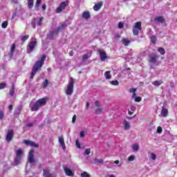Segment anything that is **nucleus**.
<instances>
[{"label": "nucleus", "instance_id": "23", "mask_svg": "<svg viewBox=\"0 0 177 177\" xmlns=\"http://www.w3.org/2000/svg\"><path fill=\"white\" fill-rule=\"evenodd\" d=\"M104 77H106V80H111V71L104 72Z\"/></svg>", "mask_w": 177, "mask_h": 177}, {"label": "nucleus", "instance_id": "14", "mask_svg": "<svg viewBox=\"0 0 177 177\" xmlns=\"http://www.w3.org/2000/svg\"><path fill=\"white\" fill-rule=\"evenodd\" d=\"M64 172L66 176H71V177L75 176V174L73 172V171L68 167H64Z\"/></svg>", "mask_w": 177, "mask_h": 177}, {"label": "nucleus", "instance_id": "16", "mask_svg": "<svg viewBox=\"0 0 177 177\" xmlns=\"http://www.w3.org/2000/svg\"><path fill=\"white\" fill-rule=\"evenodd\" d=\"M102 6H103L102 1H100L98 3L94 5L93 6L94 11H99L101 9Z\"/></svg>", "mask_w": 177, "mask_h": 177}, {"label": "nucleus", "instance_id": "49", "mask_svg": "<svg viewBox=\"0 0 177 177\" xmlns=\"http://www.w3.org/2000/svg\"><path fill=\"white\" fill-rule=\"evenodd\" d=\"M118 28H119V29L124 28V24H123L122 22H120V23L118 24Z\"/></svg>", "mask_w": 177, "mask_h": 177}, {"label": "nucleus", "instance_id": "40", "mask_svg": "<svg viewBox=\"0 0 177 177\" xmlns=\"http://www.w3.org/2000/svg\"><path fill=\"white\" fill-rule=\"evenodd\" d=\"M15 48H16L15 44H13L12 46H11V48H10L11 54H12L15 52Z\"/></svg>", "mask_w": 177, "mask_h": 177}, {"label": "nucleus", "instance_id": "58", "mask_svg": "<svg viewBox=\"0 0 177 177\" xmlns=\"http://www.w3.org/2000/svg\"><path fill=\"white\" fill-rule=\"evenodd\" d=\"M121 37V35H120L118 33H117L116 35H115V38L116 39H119Z\"/></svg>", "mask_w": 177, "mask_h": 177}, {"label": "nucleus", "instance_id": "60", "mask_svg": "<svg viewBox=\"0 0 177 177\" xmlns=\"http://www.w3.org/2000/svg\"><path fill=\"white\" fill-rule=\"evenodd\" d=\"M128 115H133V112H131V111H128Z\"/></svg>", "mask_w": 177, "mask_h": 177}, {"label": "nucleus", "instance_id": "47", "mask_svg": "<svg viewBox=\"0 0 177 177\" xmlns=\"http://www.w3.org/2000/svg\"><path fill=\"white\" fill-rule=\"evenodd\" d=\"M156 132L158 133H162V128L160 127H158V129H156Z\"/></svg>", "mask_w": 177, "mask_h": 177}, {"label": "nucleus", "instance_id": "25", "mask_svg": "<svg viewBox=\"0 0 177 177\" xmlns=\"http://www.w3.org/2000/svg\"><path fill=\"white\" fill-rule=\"evenodd\" d=\"M123 125L124 126V129L127 130L130 129V124L129 123L128 121L124 120L123 121Z\"/></svg>", "mask_w": 177, "mask_h": 177}, {"label": "nucleus", "instance_id": "51", "mask_svg": "<svg viewBox=\"0 0 177 177\" xmlns=\"http://www.w3.org/2000/svg\"><path fill=\"white\" fill-rule=\"evenodd\" d=\"M41 4V0H37L36 1V7L38 8Z\"/></svg>", "mask_w": 177, "mask_h": 177}, {"label": "nucleus", "instance_id": "13", "mask_svg": "<svg viewBox=\"0 0 177 177\" xmlns=\"http://www.w3.org/2000/svg\"><path fill=\"white\" fill-rule=\"evenodd\" d=\"M65 27H66V25L65 24L61 25L60 27H58L57 30L50 32V35H49L50 37H53L54 36V34H58L59 32L62 30L63 28H64Z\"/></svg>", "mask_w": 177, "mask_h": 177}, {"label": "nucleus", "instance_id": "61", "mask_svg": "<svg viewBox=\"0 0 177 177\" xmlns=\"http://www.w3.org/2000/svg\"><path fill=\"white\" fill-rule=\"evenodd\" d=\"M46 4H44V6H42V10H46Z\"/></svg>", "mask_w": 177, "mask_h": 177}, {"label": "nucleus", "instance_id": "22", "mask_svg": "<svg viewBox=\"0 0 177 177\" xmlns=\"http://www.w3.org/2000/svg\"><path fill=\"white\" fill-rule=\"evenodd\" d=\"M40 107H41L40 105L34 104L33 106H31V111L32 112L37 111Z\"/></svg>", "mask_w": 177, "mask_h": 177}, {"label": "nucleus", "instance_id": "4", "mask_svg": "<svg viewBox=\"0 0 177 177\" xmlns=\"http://www.w3.org/2000/svg\"><path fill=\"white\" fill-rule=\"evenodd\" d=\"M16 158H15V165H19L21 163V160L22 159L23 150L19 149L15 151Z\"/></svg>", "mask_w": 177, "mask_h": 177}, {"label": "nucleus", "instance_id": "62", "mask_svg": "<svg viewBox=\"0 0 177 177\" xmlns=\"http://www.w3.org/2000/svg\"><path fill=\"white\" fill-rule=\"evenodd\" d=\"M86 108H88V106H90V103L88 102H86Z\"/></svg>", "mask_w": 177, "mask_h": 177}, {"label": "nucleus", "instance_id": "30", "mask_svg": "<svg viewBox=\"0 0 177 177\" xmlns=\"http://www.w3.org/2000/svg\"><path fill=\"white\" fill-rule=\"evenodd\" d=\"M158 51L160 55H163L165 54V50L162 47H159Z\"/></svg>", "mask_w": 177, "mask_h": 177}, {"label": "nucleus", "instance_id": "37", "mask_svg": "<svg viewBox=\"0 0 177 177\" xmlns=\"http://www.w3.org/2000/svg\"><path fill=\"white\" fill-rule=\"evenodd\" d=\"M43 20H44V17H40L39 21H37V23L38 26H41V23L43 22Z\"/></svg>", "mask_w": 177, "mask_h": 177}, {"label": "nucleus", "instance_id": "43", "mask_svg": "<svg viewBox=\"0 0 177 177\" xmlns=\"http://www.w3.org/2000/svg\"><path fill=\"white\" fill-rule=\"evenodd\" d=\"M142 102V97H135V102Z\"/></svg>", "mask_w": 177, "mask_h": 177}, {"label": "nucleus", "instance_id": "54", "mask_svg": "<svg viewBox=\"0 0 177 177\" xmlns=\"http://www.w3.org/2000/svg\"><path fill=\"white\" fill-rule=\"evenodd\" d=\"M76 120H77V116L75 115L73 117L72 121H73V123H75Z\"/></svg>", "mask_w": 177, "mask_h": 177}, {"label": "nucleus", "instance_id": "59", "mask_svg": "<svg viewBox=\"0 0 177 177\" xmlns=\"http://www.w3.org/2000/svg\"><path fill=\"white\" fill-rule=\"evenodd\" d=\"M100 102H99V101H95V106L97 107H98L100 106Z\"/></svg>", "mask_w": 177, "mask_h": 177}, {"label": "nucleus", "instance_id": "24", "mask_svg": "<svg viewBox=\"0 0 177 177\" xmlns=\"http://www.w3.org/2000/svg\"><path fill=\"white\" fill-rule=\"evenodd\" d=\"M162 84H163V81L162 80H156L155 82H153V83H152V84L156 86H160Z\"/></svg>", "mask_w": 177, "mask_h": 177}, {"label": "nucleus", "instance_id": "26", "mask_svg": "<svg viewBox=\"0 0 177 177\" xmlns=\"http://www.w3.org/2000/svg\"><path fill=\"white\" fill-rule=\"evenodd\" d=\"M33 5H34V0L27 1V6H28L29 9H32Z\"/></svg>", "mask_w": 177, "mask_h": 177}, {"label": "nucleus", "instance_id": "20", "mask_svg": "<svg viewBox=\"0 0 177 177\" xmlns=\"http://www.w3.org/2000/svg\"><path fill=\"white\" fill-rule=\"evenodd\" d=\"M168 114H169L168 110L165 108H162V110H161L162 117L166 118L167 117Z\"/></svg>", "mask_w": 177, "mask_h": 177}, {"label": "nucleus", "instance_id": "2", "mask_svg": "<svg viewBox=\"0 0 177 177\" xmlns=\"http://www.w3.org/2000/svg\"><path fill=\"white\" fill-rule=\"evenodd\" d=\"M74 85H75V80L73 77H71L68 79L67 88H66L65 93L67 95H71L74 92Z\"/></svg>", "mask_w": 177, "mask_h": 177}, {"label": "nucleus", "instance_id": "52", "mask_svg": "<svg viewBox=\"0 0 177 177\" xmlns=\"http://www.w3.org/2000/svg\"><path fill=\"white\" fill-rule=\"evenodd\" d=\"M88 59V56L87 54L83 55V61L87 60Z\"/></svg>", "mask_w": 177, "mask_h": 177}, {"label": "nucleus", "instance_id": "50", "mask_svg": "<svg viewBox=\"0 0 177 177\" xmlns=\"http://www.w3.org/2000/svg\"><path fill=\"white\" fill-rule=\"evenodd\" d=\"M85 153L86 155H89L91 153V149L89 148L86 149Z\"/></svg>", "mask_w": 177, "mask_h": 177}, {"label": "nucleus", "instance_id": "34", "mask_svg": "<svg viewBox=\"0 0 177 177\" xmlns=\"http://www.w3.org/2000/svg\"><path fill=\"white\" fill-rule=\"evenodd\" d=\"M151 41L153 44H156V42L157 41V38L156 37L155 35H153V36L151 37Z\"/></svg>", "mask_w": 177, "mask_h": 177}, {"label": "nucleus", "instance_id": "19", "mask_svg": "<svg viewBox=\"0 0 177 177\" xmlns=\"http://www.w3.org/2000/svg\"><path fill=\"white\" fill-rule=\"evenodd\" d=\"M154 21L158 23L163 24L165 21V19H164L163 17L159 16V17H155Z\"/></svg>", "mask_w": 177, "mask_h": 177}, {"label": "nucleus", "instance_id": "10", "mask_svg": "<svg viewBox=\"0 0 177 177\" xmlns=\"http://www.w3.org/2000/svg\"><path fill=\"white\" fill-rule=\"evenodd\" d=\"M47 97H44V98H41V99H39L36 103H35V104H37V105H39L40 106H44L46 104V102H47Z\"/></svg>", "mask_w": 177, "mask_h": 177}, {"label": "nucleus", "instance_id": "64", "mask_svg": "<svg viewBox=\"0 0 177 177\" xmlns=\"http://www.w3.org/2000/svg\"><path fill=\"white\" fill-rule=\"evenodd\" d=\"M109 177H116L115 176H114V175H113V174H111V175H110V176Z\"/></svg>", "mask_w": 177, "mask_h": 177}, {"label": "nucleus", "instance_id": "31", "mask_svg": "<svg viewBox=\"0 0 177 177\" xmlns=\"http://www.w3.org/2000/svg\"><path fill=\"white\" fill-rule=\"evenodd\" d=\"M133 151H139V145L137 144L132 145Z\"/></svg>", "mask_w": 177, "mask_h": 177}, {"label": "nucleus", "instance_id": "18", "mask_svg": "<svg viewBox=\"0 0 177 177\" xmlns=\"http://www.w3.org/2000/svg\"><path fill=\"white\" fill-rule=\"evenodd\" d=\"M44 177H56L50 173V171L47 169H44Z\"/></svg>", "mask_w": 177, "mask_h": 177}, {"label": "nucleus", "instance_id": "5", "mask_svg": "<svg viewBox=\"0 0 177 177\" xmlns=\"http://www.w3.org/2000/svg\"><path fill=\"white\" fill-rule=\"evenodd\" d=\"M68 5H69V1L68 0L61 2L59 7L57 8V13H62V12L65 10Z\"/></svg>", "mask_w": 177, "mask_h": 177}, {"label": "nucleus", "instance_id": "27", "mask_svg": "<svg viewBox=\"0 0 177 177\" xmlns=\"http://www.w3.org/2000/svg\"><path fill=\"white\" fill-rule=\"evenodd\" d=\"M122 43L123 45H124V46H129V44H130V41L127 40V39L125 38H123L122 40Z\"/></svg>", "mask_w": 177, "mask_h": 177}, {"label": "nucleus", "instance_id": "38", "mask_svg": "<svg viewBox=\"0 0 177 177\" xmlns=\"http://www.w3.org/2000/svg\"><path fill=\"white\" fill-rule=\"evenodd\" d=\"M48 84H49L48 80L46 79L44 82V88H46L47 87H48Z\"/></svg>", "mask_w": 177, "mask_h": 177}, {"label": "nucleus", "instance_id": "57", "mask_svg": "<svg viewBox=\"0 0 177 177\" xmlns=\"http://www.w3.org/2000/svg\"><path fill=\"white\" fill-rule=\"evenodd\" d=\"M76 147H77V148L80 149V143L78 142L77 140H76Z\"/></svg>", "mask_w": 177, "mask_h": 177}, {"label": "nucleus", "instance_id": "29", "mask_svg": "<svg viewBox=\"0 0 177 177\" xmlns=\"http://www.w3.org/2000/svg\"><path fill=\"white\" fill-rule=\"evenodd\" d=\"M136 91H137V89H136V88H131V89L129 90V93H133V96H132L133 98H134L135 97H136Z\"/></svg>", "mask_w": 177, "mask_h": 177}, {"label": "nucleus", "instance_id": "33", "mask_svg": "<svg viewBox=\"0 0 177 177\" xmlns=\"http://www.w3.org/2000/svg\"><path fill=\"white\" fill-rule=\"evenodd\" d=\"M30 38V35H27L25 36L21 37V41H26Z\"/></svg>", "mask_w": 177, "mask_h": 177}, {"label": "nucleus", "instance_id": "9", "mask_svg": "<svg viewBox=\"0 0 177 177\" xmlns=\"http://www.w3.org/2000/svg\"><path fill=\"white\" fill-rule=\"evenodd\" d=\"M13 135H14L13 129L8 130L6 137V141L10 142V140H12L13 138Z\"/></svg>", "mask_w": 177, "mask_h": 177}, {"label": "nucleus", "instance_id": "21", "mask_svg": "<svg viewBox=\"0 0 177 177\" xmlns=\"http://www.w3.org/2000/svg\"><path fill=\"white\" fill-rule=\"evenodd\" d=\"M82 17L85 19H90V12L88 11H84L83 14H82Z\"/></svg>", "mask_w": 177, "mask_h": 177}, {"label": "nucleus", "instance_id": "8", "mask_svg": "<svg viewBox=\"0 0 177 177\" xmlns=\"http://www.w3.org/2000/svg\"><path fill=\"white\" fill-rule=\"evenodd\" d=\"M36 45H37L36 41H30L28 43V45L27 46V48L29 49L28 53H31L33 52L34 48H35Z\"/></svg>", "mask_w": 177, "mask_h": 177}, {"label": "nucleus", "instance_id": "12", "mask_svg": "<svg viewBox=\"0 0 177 177\" xmlns=\"http://www.w3.org/2000/svg\"><path fill=\"white\" fill-rule=\"evenodd\" d=\"M28 161L30 163L35 162V159L34 158V150L33 149H30V151H29Z\"/></svg>", "mask_w": 177, "mask_h": 177}, {"label": "nucleus", "instance_id": "35", "mask_svg": "<svg viewBox=\"0 0 177 177\" xmlns=\"http://www.w3.org/2000/svg\"><path fill=\"white\" fill-rule=\"evenodd\" d=\"M81 177H90V174L87 173L86 171H84L83 173H81L80 174Z\"/></svg>", "mask_w": 177, "mask_h": 177}, {"label": "nucleus", "instance_id": "7", "mask_svg": "<svg viewBox=\"0 0 177 177\" xmlns=\"http://www.w3.org/2000/svg\"><path fill=\"white\" fill-rule=\"evenodd\" d=\"M23 142H24V144L26 145V146H30L31 147H34V148H39V145L36 144L33 141L24 140Z\"/></svg>", "mask_w": 177, "mask_h": 177}, {"label": "nucleus", "instance_id": "6", "mask_svg": "<svg viewBox=\"0 0 177 177\" xmlns=\"http://www.w3.org/2000/svg\"><path fill=\"white\" fill-rule=\"evenodd\" d=\"M159 57H160L158 55H156L155 54H152L150 56H149L148 62H150L151 64H156L158 62V59Z\"/></svg>", "mask_w": 177, "mask_h": 177}, {"label": "nucleus", "instance_id": "11", "mask_svg": "<svg viewBox=\"0 0 177 177\" xmlns=\"http://www.w3.org/2000/svg\"><path fill=\"white\" fill-rule=\"evenodd\" d=\"M98 53L100 55V57L101 58V62H105V60L108 59L105 51L102 50H98Z\"/></svg>", "mask_w": 177, "mask_h": 177}, {"label": "nucleus", "instance_id": "55", "mask_svg": "<svg viewBox=\"0 0 177 177\" xmlns=\"http://www.w3.org/2000/svg\"><path fill=\"white\" fill-rule=\"evenodd\" d=\"M26 127H33V123H27Z\"/></svg>", "mask_w": 177, "mask_h": 177}, {"label": "nucleus", "instance_id": "45", "mask_svg": "<svg viewBox=\"0 0 177 177\" xmlns=\"http://www.w3.org/2000/svg\"><path fill=\"white\" fill-rule=\"evenodd\" d=\"M151 160H155L157 159V156H156V154L154 153H151Z\"/></svg>", "mask_w": 177, "mask_h": 177}, {"label": "nucleus", "instance_id": "36", "mask_svg": "<svg viewBox=\"0 0 177 177\" xmlns=\"http://www.w3.org/2000/svg\"><path fill=\"white\" fill-rule=\"evenodd\" d=\"M94 162H95V163H98V164L104 163V160L102 159H98V158H95V160H94Z\"/></svg>", "mask_w": 177, "mask_h": 177}, {"label": "nucleus", "instance_id": "3", "mask_svg": "<svg viewBox=\"0 0 177 177\" xmlns=\"http://www.w3.org/2000/svg\"><path fill=\"white\" fill-rule=\"evenodd\" d=\"M142 30V23L140 21H138L135 23L134 26H133V35L134 36L139 35V32Z\"/></svg>", "mask_w": 177, "mask_h": 177}, {"label": "nucleus", "instance_id": "41", "mask_svg": "<svg viewBox=\"0 0 177 177\" xmlns=\"http://www.w3.org/2000/svg\"><path fill=\"white\" fill-rule=\"evenodd\" d=\"M102 108H98L95 110V114L96 115H99V114H101L102 113Z\"/></svg>", "mask_w": 177, "mask_h": 177}, {"label": "nucleus", "instance_id": "48", "mask_svg": "<svg viewBox=\"0 0 177 177\" xmlns=\"http://www.w3.org/2000/svg\"><path fill=\"white\" fill-rule=\"evenodd\" d=\"M4 118V112L0 111V120H2Z\"/></svg>", "mask_w": 177, "mask_h": 177}, {"label": "nucleus", "instance_id": "56", "mask_svg": "<svg viewBox=\"0 0 177 177\" xmlns=\"http://www.w3.org/2000/svg\"><path fill=\"white\" fill-rule=\"evenodd\" d=\"M13 109V106L12 104H10V106H8V110H10V111H12Z\"/></svg>", "mask_w": 177, "mask_h": 177}, {"label": "nucleus", "instance_id": "42", "mask_svg": "<svg viewBox=\"0 0 177 177\" xmlns=\"http://www.w3.org/2000/svg\"><path fill=\"white\" fill-rule=\"evenodd\" d=\"M8 24V21H4L2 23V28H7Z\"/></svg>", "mask_w": 177, "mask_h": 177}, {"label": "nucleus", "instance_id": "44", "mask_svg": "<svg viewBox=\"0 0 177 177\" xmlns=\"http://www.w3.org/2000/svg\"><path fill=\"white\" fill-rule=\"evenodd\" d=\"M7 86V84L5 83H1L0 84V90L4 89Z\"/></svg>", "mask_w": 177, "mask_h": 177}, {"label": "nucleus", "instance_id": "15", "mask_svg": "<svg viewBox=\"0 0 177 177\" xmlns=\"http://www.w3.org/2000/svg\"><path fill=\"white\" fill-rule=\"evenodd\" d=\"M58 142H59L61 147H62L63 150H65V142H64V138L63 136H61V137L58 138Z\"/></svg>", "mask_w": 177, "mask_h": 177}, {"label": "nucleus", "instance_id": "32", "mask_svg": "<svg viewBox=\"0 0 177 177\" xmlns=\"http://www.w3.org/2000/svg\"><path fill=\"white\" fill-rule=\"evenodd\" d=\"M31 26H32V27L34 29L36 28V19H35V18H33V19H32Z\"/></svg>", "mask_w": 177, "mask_h": 177}, {"label": "nucleus", "instance_id": "28", "mask_svg": "<svg viewBox=\"0 0 177 177\" xmlns=\"http://www.w3.org/2000/svg\"><path fill=\"white\" fill-rule=\"evenodd\" d=\"M15 85H12V87H11V88L10 89V95L11 97H13V95H15Z\"/></svg>", "mask_w": 177, "mask_h": 177}, {"label": "nucleus", "instance_id": "1", "mask_svg": "<svg viewBox=\"0 0 177 177\" xmlns=\"http://www.w3.org/2000/svg\"><path fill=\"white\" fill-rule=\"evenodd\" d=\"M46 55H42L41 58H40V60L37 61L35 62V64L33 66V68H32V73L30 75V80H33L34 77L35 76L37 71L41 70V68L43 67L44 64V60L46 59Z\"/></svg>", "mask_w": 177, "mask_h": 177}, {"label": "nucleus", "instance_id": "46", "mask_svg": "<svg viewBox=\"0 0 177 177\" xmlns=\"http://www.w3.org/2000/svg\"><path fill=\"white\" fill-rule=\"evenodd\" d=\"M134 160H135V156H130L128 158V161H129V162L134 161Z\"/></svg>", "mask_w": 177, "mask_h": 177}, {"label": "nucleus", "instance_id": "17", "mask_svg": "<svg viewBox=\"0 0 177 177\" xmlns=\"http://www.w3.org/2000/svg\"><path fill=\"white\" fill-rule=\"evenodd\" d=\"M22 110H23V106L21 104L18 105V106H17L15 109V114L17 115H20Z\"/></svg>", "mask_w": 177, "mask_h": 177}, {"label": "nucleus", "instance_id": "63", "mask_svg": "<svg viewBox=\"0 0 177 177\" xmlns=\"http://www.w3.org/2000/svg\"><path fill=\"white\" fill-rule=\"evenodd\" d=\"M114 164L118 165L120 163L119 160H116L113 162Z\"/></svg>", "mask_w": 177, "mask_h": 177}, {"label": "nucleus", "instance_id": "53", "mask_svg": "<svg viewBox=\"0 0 177 177\" xmlns=\"http://www.w3.org/2000/svg\"><path fill=\"white\" fill-rule=\"evenodd\" d=\"M80 137L81 138H84L85 137L84 131H80Z\"/></svg>", "mask_w": 177, "mask_h": 177}, {"label": "nucleus", "instance_id": "39", "mask_svg": "<svg viewBox=\"0 0 177 177\" xmlns=\"http://www.w3.org/2000/svg\"><path fill=\"white\" fill-rule=\"evenodd\" d=\"M110 84H111V85H114L117 86L119 85V82L118 80L111 81L110 82Z\"/></svg>", "mask_w": 177, "mask_h": 177}]
</instances>
